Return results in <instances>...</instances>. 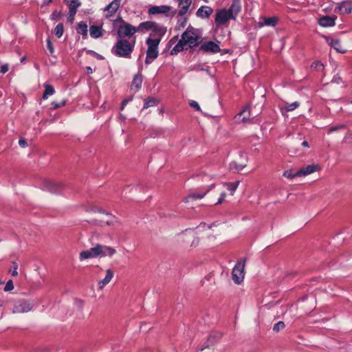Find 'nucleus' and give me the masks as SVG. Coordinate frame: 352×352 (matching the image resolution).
Returning a JSON list of instances; mask_svg holds the SVG:
<instances>
[{
  "instance_id": "f257e3e1",
  "label": "nucleus",
  "mask_w": 352,
  "mask_h": 352,
  "mask_svg": "<svg viewBox=\"0 0 352 352\" xmlns=\"http://www.w3.org/2000/svg\"><path fill=\"white\" fill-rule=\"evenodd\" d=\"M134 47L135 41L131 43L126 39L120 38L113 47L112 53L118 57L129 58L134 50Z\"/></svg>"
},
{
  "instance_id": "f03ea898",
  "label": "nucleus",
  "mask_w": 352,
  "mask_h": 352,
  "mask_svg": "<svg viewBox=\"0 0 352 352\" xmlns=\"http://www.w3.org/2000/svg\"><path fill=\"white\" fill-rule=\"evenodd\" d=\"M160 38H155L148 37L146 40V44L148 46L146 50V56L145 59V63L148 65L152 63L153 60L157 58L158 56V46L160 43Z\"/></svg>"
},
{
  "instance_id": "7ed1b4c3",
  "label": "nucleus",
  "mask_w": 352,
  "mask_h": 352,
  "mask_svg": "<svg viewBox=\"0 0 352 352\" xmlns=\"http://www.w3.org/2000/svg\"><path fill=\"white\" fill-rule=\"evenodd\" d=\"M181 39L190 49H193L199 45V36L197 34V30L190 25L183 32Z\"/></svg>"
},
{
  "instance_id": "20e7f679",
  "label": "nucleus",
  "mask_w": 352,
  "mask_h": 352,
  "mask_svg": "<svg viewBox=\"0 0 352 352\" xmlns=\"http://www.w3.org/2000/svg\"><path fill=\"white\" fill-rule=\"evenodd\" d=\"M34 304L25 299H17L13 301L12 313L14 314L29 312L33 308Z\"/></svg>"
},
{
  "instance_id": "39448f33",
  "label": "nucleus",
  "mask_w": 352,
  "mask_h": 352,
  "mask_svg": "<svg viewBox=\"0 0 352 352\" xmlns=\"http://www.w3.org/2000/svg\"><path fill=\"white\" fill-rule=\"evenodd\" d=\"M230 19H233L232 14L229 13L227 9L222 8L217 10L214 19L216 27L226 25Z\"/></svg>"
},
{
  "instance_id": "423d86ee",
  "label": "nucleus",
  "mask_w": 352,
  "mask_h": 352,
  "mask_svg": "<svg viewBox=\"0 0 352 352\" xmlns=\"http://www.w3.org/2000/svg\"><path fill=\"white\" fill-rule=\"evenodd\" d=\"M137 32L136 27L122 21V24L118 29V36L121 39L124 37H131Z\"/></svg>"
},
{
  "instance_id": "0eeeda50",
  "label": "nucleus",
  "mask_w": 352,
  "mask_h": 352,
  "mask_svg": "<svg viewBox=\"0 0 352 352\" xmlns=\"http://www.w3.org/2000/svg\"><path fill=\"white\" fill-rule=\"evenodd\" d=\"M245 258L243 259V262H239L232 270V279L234 283L239 284L243 280L244 278V263Z\"/></svg>"
},
{
  "instance_id": "6e6552de",
  "label": "nucleus",
  "mask_w": 352,
  "mask_h": 352,
  "mask_svg": "<svg viewBox=\"0 0 352 352\" xmlns=\"http://www.w3.org/2000/svg\"><path fill=\"white\" fill-rule=\"evenodd\" d=\"M97 247L98 252V257L108 256L111 258L117 252L115 248L110 246L98 243Z\"/></svg>"
},
{
  "instance_id": "1a4fd4ad",
  "label": "nucleus",
  "mask_w": 352,
  "mask_h": 352,
  "mask_svg": "<svg viewBox=\"0 0 352 352\" xmlns=\"http://www.w3.org/2000/svg\"><path fill=\"white\" fill-rule=\"evenodd\" d=\"M199 50L206 52L216 54L220 52L221 49L219 45L214 41H210L204 43L199 47Z\"/></svg>"
},
{
  "instance_id": "9d476101",
  "label": "nucleus",
  "mask_w": 352,
  "mask_h": 352,
  "mask_svg": "<svg viewBox=\"0 0 352 352\" xmlns=\"http://www.w3.org/2000/svg\"><path fill=\"white\" fill-rule=\"evenodd\" d=\"M97 257H98L97 244L94 247L91 248L89 250L80 252L79 254V258L80 261Z\"/></svg>"
},
{
  "instance_id": "9b49d317",
  "label": "nucleus",
  "mask_w": 352,
  "mask_h": 352,
  "mask_svg": "<svg viewBox=\"0 0 352 352\" xmlns=\"http://www.w3.org/2000/svg\"><path fill=\"white\" fill-rule=\"evenodd\" d=\"M172 10V7L170 6L163 5V6H153L149 8L148 10V13L149 14H166Z\"/></svg>"
},
{
  "instance_id": "f8f14e48",
  "label": "nucleus",
  "mask_w": 352,
  "mask_h": 352,
  "mask_svg": "<svg viewBox=\"0 0 352 352\" xmlns=\"http://www.w3.org/2000/svg\"><path fill=\"white\" fill-rule=\"evenodd\" d=\"M151 31L152 33L150 34L149 37L155 38H160V40H162V38L166 32V28L161 26L158 25L156 22H154Z\"/></svg>"
},
{
  "instance_id": "ddd939ff",
  "label": "nucleus",
  "mask_w": 352,
  "mask_h": 352,
  "mask_svg": "<svg viewBox=\"0 0 352 352\" xmlns=\"http://www.w3.org/2000/svg\"><path fill=\"white\" fill-rule=\"evenodd\" d=\"M122 0H113L105 7L104 11L107 12V17L112 16L116 14L122 4Z\"/></svg>"
},
{
  "instance_id": "4468645a",
  "label": "nucleus",
  "mask_w": 352,
  "mask_h": 352,
  "mask_svg": "<svg viewBox=\"0 0 352 352\" xmlns=\"http://www.w3.org/2000/svg\"><path fill=\"white\" fill-rule=\"evenodd\" d=\"M325 39L327 43L337 52L342 54L346 52V49L343 47L339 39L330 37H325Z\"/></svg>"
},
{
  "instance_id": "2eb2a0df",
  "label": "nucleus",
  "mask_w": 352,
  "mask_h": 352,
  "mask_svg": "<svg viewBox=\"0 0 352 352\" xmlns=\"http://www.w3.org/2000/svg\"><path fill=\"white\" fill-rule=\"evenodd\" d=\"M320 167L318 164H309L306 166L302 167L297 171V175L301 176H307L317 170H319Z\"/></svg>"
},
{
  "instance_id": "dca6fc26",
  "label": "nucleus",
  "mask_w": 352,
  "mask_h": 352,
  "mask_svg": "<svg viewBox=\"0 0 352 352\" xmlns=\"http://www.w3.org/2000/svg\"><path fill=\"white\" fill-rule=\"evenodd\" d=\"M335 10L341 14H349L352 10V3L351 1H344L338 3Z\"/></svg>"
},
{
  "instance_id": "f3484780",
  "label": "nucleus",
  "mask_w": 352,
  "mask_h": 352,
  "mask_svg": "<svg viewBox=\"0 0 352 352\" xmlns=\"http://www.w3.org/2000/svg\"><path fill=\"white\" fill-rule=\"evenodd\" d=\"M213 9L208 6H203L200 7L197 12L196 15L201 19H208L212 14Z\"/></svg>"
},
{
  "instance_id": "a211bd4d",
  "label": "nucleus",
  "mask_w": 352,
  "mask_h": 352,
  "mask_svg": "<svg viewBox=\"0 0 352 352\" xmlns=\"http://www.w3.org/2000/svg\"><path fill=\"white\" fill-rule=\"evenodd\" d=\"M336 19V16H323L320 18L318 23L322 27H331L335 25Z\"/></svg>"
},
{
  "instance_id": "6ab92c4d",
  "label": "nucleus",
  "mask_w": 352,
  "mask_h": 352,
  "mask_svg": "<svg viewBox=\"0 0 352 352\" xmlns=\"http://www.w3.org/2000/svg\"><path fill=\"white\" fill-rule=\"evenodd\" d=\"M250 110L248 107H245L234 116V121L237 123L244 122L250 118Z\"/></svg>"
},
{
  "instance_id": "aec40b11",
  "label": "nucleus",
  "mask_w": 352,
  "mask_h": 352,
  "mask_svg": "<svg viewBox=\"0 0 352 352\" xmlns=\"http://www.w3.org/2000/svg\"><path fill=\"white\" fill-rule=\"evenodd\" d=\"M113 276H114L113 272L111 270L108 269L106 271L105 277L102 280H100L98 281V288L100 289H102L105 285H107V284H109L111 282Z\"/></svg>"
},
{
  "instance_id": "412c9836",
  "label": "nucleus",
  "mask_w": 352,
  "mask_h": 352,
  "mask_svg": "<svg viewBox=\"0 0 352 352\" xmlns=\"http://www.w3.org/2000/svg\"><path fill=\"white\" fill-rule=\"evenodd\" d=\"M66 5L69 8L70 15L72 16L76 14L78 8L81 6V2L80 0H72L69 1L66 0Z\"/></svg>"
},
{
  "instance_id": "4be33fe9",
  "label": "nucleus",
  "mask_w": 352,
  "mask_h": 352,
  "mask_svg": "<svg viewBox=\"0 0 352 352\" xmlns=\"http://www.w3.org/2000/svg\"><path fill=\"white\" fill-rule=\"evenodd\" d=\"M46 188L52 193H57L62 188V185L56 182L47 181L45 182Z\"/></svg>"
},
{
  "instance_id": "5701e85b",
  "label": "nucleus",
  "mask_w": 352,
  "mask_h": 352,
  "mask_svg": "<svg viewBox=\"0 0 352 352\" xmlns=\"http://www.w3.org/2000/svg\"><path fill=\"white\" fill-rule=\"evenodd\" d=\"M142 81H143V79H142V75L140 73L135 74L133 77V81H132V83L131 85V89H135V91L140 90L142 87Z\"/></svg>"
},
{
  "instance_id": "b1692460",
  "label": "nucleus",
  "mask_w": 352,
  "mask_h": 352,
  "mask_svg": "<svg viewBox=\"0 0 352 352\" xmlns=\"http://www.w3.org/2000/svg\"><path fill=\"white\" fill-rule=\"evenodd\" d=\"M227 11L229 12V13H231L232 14L233 19H236V15L239 14V12L241 11V6L239 4V0H234L230 8L227 10Z\"/></svg>"
},
{
  "instance_id": "393cba45",
  "label": "nucleus",
  "mask_w": 352,
  "mask_h": 352,
  "mask_svg": "<svg viewBox=\"0 0 352 352\" xmlns=\"http://www.w3.org/2000/svg\"><path fill=\"white\" fill-rule=\"evenodd\" d=\"M90 36L92 38H97L102 36V28L99 25H91L89 28Z\"/></svg>"
},
{
  "instance_id": "a878e982",
  "label": "nucleus",
  "mask_w": 352,
  "mask_h": 352,
  "mask_svg": "<svg viewBox=\"0 0 352 352\" xmlns=\"http://www.w3.org/2000/svg\"><path fill=\"white\" fill-rule=\"evenodd\" d=\"M153 23L154 21H150L140 23L139 25L136 27L137 32H144L148 30H151Z\"/></svg>"
},
{
  "instance_id": "bb28decb",
  "label": "nucleus",
  "mask_w": 352,
  "mask_h": 352,
  "mask_svg": "<svg viewBox=\"0 0 352 352\" xmlns=\"http://www.w3.org/2000/svg\"><path fill=\"white\" fill-rule=\"evenodd\" d=\"M213 187H214V184L210 185V188L206 192H204L203 194H201V193H192V194H190L188 197H186L184 199V201L186 203H188V202H190L191 201H193V200H195V199H201V198H203L205 196L206 192H208Z\"/></svg>"
},
{
  "instance_id": "cd10ccee",
  "label": "nucleus",
  "mask_w": 352,
  "mask_h": 352,
  "mask_svg": "<svg viewBox=\"0 0 352 352\" xmlns=\"http://www.w3.org/2000/svg\"><path fill=\"white\" fill-rule=\"evenodd\" d=\"M186 45L184 43L182 39H180L176 45L171 50L170 54L175 55L177 53L182 52L185 49L187 50V47H185Z\"/></svg>"
},
{
  "instance_id": "c85d7f7f",
  "label": "nucleus",
  "mask_w": 352,
  "mask_h": 352,
  "mask_svg": "<svg viewBox=\"0 0 352 352\" xmlns=\"http://www.w3.org/2000/svg\"><path fill=\"white\" fill-rule=\"evenodd\" d=\"M76 30L78 34H82L83 38H87V25L84 21H80L78 23L77 25Z\"/></svg>"
},
{
  "instance_id": "c756f323",
  "label": "nucleus",
  "mask_w": 352,
  "mask_h": 352,
  "mask_svg": "<svg viewBox=\"0 0 352 352\" xmlns=\"http://www.w3.org/2000/svg\"><path fill=\"white\" fill-rule=\"evenodd\" d=\"M44 87L45 91L43 94V99L46 100L49 96H52L54 94L55 90L54 88L50 85L45 84L44 85Z\"/></svg>"
},
{
  "instance_id": "7c9ffc66",
  "label": "nucleus",
  "mask_w": 352,
  "mask_h": 352,
  "mask_svg": "<svg viewBox=\"0 0 352 352\" xmlns=\"http://www.w3.org/2000/svg\"><path fill=\"white\" fill-rule=\"evenodd\" d=\"M158 100L155 98H148L146 100H145L144 107L142 111L144 109H147L148 107H155L157 104Z\"/></svg>"
},
{
  "instance_id": "2f4dec72",
  "label": "nucleus",
  "mask_w": 352,
  "mask_h": 352,
  "mask_svg": "<svg viewBox=\"0 0 352 352\" xmlns=\"http://www.w3.org/2000/svg\"><path fill=\"white\" fill-rule=\"evenodd\" d=\"M188 19L187 17L180 16L177 19V25L175 26V29L177 30H179L182 28H185L187 24Z\"/></svg>"
},
{
  "instance_id": "473e14b6",
  "label": "nucleus",
  "mask_w": 352,
  "mask_h": 352,
  "mask_svg": "<svg viewBox=\"0 0 352 352\" xmlns=\"http://www.w3.org/2000/svg\"><path fill=\"white\" fill-rule=\"evenodd\" d=\"M54 32L58 38H60L63 36V32H64L63 24V23L57 24L54 28Z\"/></svg>"
},
{
  "instance_id": "72a5a7b5",
  "label": "nucleus",
  "mask_w": 352,
  "mask_h": 352,
  "mask_svg": "<svg viewBox=\"0 0 352 352\" xmlns=\"http://www.w3.org/2000/svg\"><path fill=\"white\" fill-rule=\"evenodd\" d=\"M277 23V19L276 17H267L264 19V25L267 26L274 27Z\"/></svg>"
},
{
  "instance_id": "f704fd0d",
  "label": "nucleus",
  "mask_w": 352,
  "mask_h": 352,
  "mask_svg": "<svg viewBox=\"0 0 352 352\" xmlns=\"http://www.w3.org/2000/svg\"><path fill=\"white\" fill-rule=\"evenodd\" d=\"M245 166H246L245 164H239L236 162H233L230 164V168L231 170H236V171L239 172V171L243 170Z\"/></svg>"
},
{
  "instance_id": "c9c22d12",
  "label": "nucleus",
  "mask_w": 352,
  "mask_h": 352,
  "mask_svg": "<svg viewBox=\"0 0 352 352\" xmlns=\"http://www.w3.org/2000/svg\"><path fill=\"white\" fill-rule=\"evenodd\" d=\"M239 184V181L235 182L227 183L226 184L227 189L228 190H230L231 192H234L236 190V188H238Z\"/></svg>"
},
{
  "instance_id": "e433bc0d",
  "label": "nucleus",
  "mask_w": 352,
  "mask_h": 352,
  "mask_svg": "<svg viewBox=\"0 0 352 352\" xmlns=\"http://www.w3.org/2000/svg\"><path fill=\"white\" fill-rule=\"evenodd\" d=\"M285 177L288 179H293L296 177H300V175H297V171L296 173H292L291 170H287L284 171L283 175Z\"/></svg>"
},
{
  "instance_id": "4c0bfd02",
  "label": "nucleus",
  "mask_w": 352,
  "mask_h": 352,
  "mask_svg": "<svg viewBox=\"0 0 352 352\" xmlns=\"http://www.w3.org/2000/svg\"><path fill=\"white\" fill-rule=\"evenodd\" d=\"M299 105L300 104L298 102H294L291 104H287V105L285 107V109L287 111H292L298 108Z\"/></svg>"
},
{
  "instance_id": "58836bf2",
  "label": "nucleus",
  "mask_w": 352,
  "mask_h": 352,
  "mask_svg": "<svg viewBox=\"0 0 352 352\" xmlns=\"http://www.w3.org/2000/svg\"><path fill=\"white\" fill-rule=\"evenodd\" d=\"M285 323L282 321H279L277 323H276L274 325V327H273V330L274 331H279L280 329H283L285 328Z\"/></svg>"
},
{
  "instance_id": "ea45409f",
  "label": "nucleus",
  "mask_w": 352,
  "mask_h": 352,
  "mask_svg": "<svg viewBox=\"0 0 352 352\" xmlns=\"http://www.w3.org/2000/svg\"><path fill=\"white\" fill-rule=\"evenodd\" d=\"M65 103H66V102H65V100H61V101H60V102H53L52 103V109H58V108H60V107H64V106L65 105Z\"/></svg>"
},
{
  "instance_id": "a19ab883",
  "label": "nucleus",
  "mask_w": 352,
  "mask_h": 352,
  "mask_svg": "<svg viewBox=\"0 0 352 352\" xmlns=\"http://www.w3.org/2000/svg\"><path fill=\"white\" fill-rule=\"evenodd\" d=\"M14 289V284L12 280H9L5 287H4V291L5 292H10L12 291Z\"/></svg>"
},
{
  "instance_id": "79ce46f5",
  "label": "nucleus",
  "mask_w": 352,
  "mask_h": 352,
  "mask_svg": "<svg viewBox=\"0 0 352 352\" xmlns=\"http://www.w3.org/2000/svg\"><path fill=\"white\" fill-rule=\"evenodd\" d=\"M47 50H49V52H50V53L51 54H54V46H53V43H52L50 39H47Z\"/></svg>"
},
{
  "instance_id": "37998d69",
  "label": "nucleus",
  "mask_w": 352,
  "mask_h": 352,
  "mask_svg": "<svg viewBox=\"0 0 352 352\" xmlns=\"http://www.w3.org/2000/svg\"><path fill=\"white\" fill-rule=\"evenodd\" d=\"M190 106L192 108H194L195 109H196L197 111H199L200 110V107L198 104L197 102L195 101V100H192L190 102Z\"/></svg>"
},
{
  "instance_id": "c03bdc74",
  "label": "nucleus",
  "mask_w": 352,
  "mask_h": 352,
  "mask_svg": "<svg viewBox=\"0 0 352 352\" xmlns=\"http://www.w3.org/2000/svg\"><path fill=\"white\" fill-rule=\"evenodd\" d=\"M226 197V192L221 193L220 197L218 199L217 202L215 203V205L221 204L223 201V200H224Z\"/></svg>"
},
{
  "instance_id": "a18cd8bd",
  "label": "nucleus",
  "mask_w": 352,
  "mask_h": 352,
  "mask_svg": "<svg viewBox=\"0 0 352 352\" xmlns=\"http://www.w3.org/2000/svg\"><path fill=\"white\" fill-rule=\"evenodd\" d=\"M89 211L90 212H102V210L99 208H98L97 206H91L89 209Z\"/></svg>"
},
{
  "instance_id": "49530a36",
  "label": "nucleus",
  "mask_w": 352,
  "mask_h": 352,
  "mask_svg": "<svg viewBox=\"0 0 352 352\" xmlns=\"http://www.w3.org/2000/svg\"><path fill=\"white\" fill-rule=\"evenodd\" d=\"M345 128H346L345 125L341 124V125H338V126H334V127H331L330 129V131H338L339 129H345Z\"/></svg>"
},
{
  "instance_id": "de8ad7c7",
  "label": "nucleus",
  "mask_w": 352,
  "mask_h": 352,
  "mask_svg": "<svg viewBox=\"0 0 352 352\" xmlns=\"http://www.w3.org/2000/svg\"><path fill=\"white\" fill-rule=\"evenodd\" d=\"M19 144L23 148H25L28 146V143L25 139H20L19 140Z\"/></svg>"
},
{
  "instance_id": "09e8293b",
  "label": "nucleus",
  "mask_w": 352,
  "mask_h": 352,
  "mask_svg": "<svg viewBox=\"0 0 352 352\" xmlns=\"http://www.w3.org/2000/svg\"><path fill=\"white\" fill-rule=\"evenodd\" d=\"M13 264H14V270L12 272V276H16L18 275V272H17L18 265L16 263H13Z\"/></svg>"
},
{
  "instance_id": "8fccbe9b",
  "label": "nucleus",
  "mask_w": 352,
  "mask_h": 352,
  "mask_svg": "<svg viewBox=\"0 0 352 352\" xmlns=\"http://www.w3.org/2000/svg\"><path fill=\"white\" fill-rule=\"evenodd\" d=\"M8 71V65L6 64L1 67V72L6 74Z\"/></svg>"
},
{
  "instance_id": "3c124183",
  "label": "nucleus",
  "mask_w": 352,
  "mask_h": 352,
  "mask_svg": "<svg viewBox=\"0 0 352 352\" xmlns=\"http://www.w3.org/2000/svg\"><path fill=\"white\" fill-rule=\"evenodd\" d=\"M311 67L315 68H317L318 67L323 68V65L319 62H314L312 63Z\"/></svg>"
},
{
  "instance_id": "603ef678",
  "label": "nucleus",
  "mask_w": 352,
  "mask_h": 352,
  "mask_svg": "<svg viewBox=\"0 0 352 352\" xmlns=\"http://www.w3.org/2000/svg\"><path fill=\"white\" fill-rule=\"evenodd\" d=\"M129 99H124L122 102V106H121V110H123L124 108V106L129 102Z\"/></svg>"
},
{
  "instance_id": "864d4df0",
  "label": "nucleus",
  "mask_w": 352,
  "mask_h": 352,
  "mask_svg": "<svg viewBox=\"0 0 352 352\" xmlns=\"http://www.w3.org/2000/svg\"><path fill=\"white\" fill-rule=\"evenodd\" d=\"M69 16H68V19L70 21H72L74 19V16L76 14H73L72 16L70 15V12H69Z\"/></svg>"
},
{
  "instance_id": "5fc2aeb1",
  "label": "nucleus",
  "mask_w": 352,
  "mask_h": 352,
  "mask_svg": "<svg viewBox=\"0 0 352 352\" xmlns=\"http://www.w3.org/2000/svg\"><path fill=\"white\" fill-rule=\"evenodd\" d=\"M302 146H305V147H309V144L307 141H304L302 142Z\"/></svg>"
},
{
  "instance_id": "6e6d98bb",
  "label": "nucleus",
  "mask_w": 352,
  "mask_h": 352,
  "mask_svg": "<svg viewBox=\"0 0 352 352\" xmlns=\"http://www.w3.org/2000/svg\"><path fill=\"white\" fill-rule=\"evenodd\" d=\"M87 73H88V74H91V73H92V72H93V71H92V69H91V67H87Z\"/></svg>"
},
{
  "instance_id": "4d7b16f0",
  "label": "nucleus",
  "mask_w": 352,
  "mask_h": 352,
  "mask_svg": "<svg viewBox=\"0 0 352 352\" xmlns=\"http://www.w3.org/2000/svg\"><path fill=\"white\" fill-rule=\"evenodd\" d=\"M52 0H47V1L45 3V5H48L49 3H52Z\"/></svg>"
},
{
  "instance_id": "13d9d810",
  "label": "nucleus",
  "mask_w": 352,
  "mask_h": 352,
  "mask_svg": "<svg viewBox=\"0 0 352 352\" xmlns=\"http://www.w3.org/2000/svg\"><path fill=\"white\" fill-rule=\"evenodd\" d=\"M176 12H177V10H175L174 11H173V12H172V16H174V15L176 14Z\"/></svg>"
},
{
  "instance_id": "bf43d9fd",
  "label": "nucleus",
  "mask_w": 352,
  "mask_h": 352,
  "mask_svg": "<svg viewBox=\"0 0 352 352\" xmlns=\"http://www.w3.org/2000/svg\"><path fill=\"white\" fill-rule=\"evenodd\" d=\"M52 15L53 17L56 16V12H54Z\"/></svg>"
},
{
  "instance_id": "052dcab7",
  "label": "nucleus",
  "mask_w": 352,
  "mask_h": 352,
  "mask_svg": "<svg viewBox=\"0 0 352 352\" xmlns=\"http://www.w3.org/2000/svg\"><path fill=\"white\" fill-rule=\"evenodd\" d=\"M118 21H121V23H122V21H124V20L121 17H119Z\"/></svg>"
},
{
  "instance_id": "680f3d73",
  "label": "nucleus",
  "mask_w": 352,
  "mask_h": 352,
  "mask_svg": "<svg viewBox=\"0 0 352 352\" xmlns=\"http://www.w3.org/2000/svg\"><path fill=\"white\" fill-rule=\"evenodd\" d=\"M25 60V57H22L21 58V62H23Z\"/></svg>"
},
{
  "instance_id": "e2e57ef3",
  "label": "nucleus",
  "mask_w": 352,
  "mask_h": 352,
  "mask_svg": "<svg viewBox=\"0 0 352 352\" xmlns=\"http://www.w3.org/2000/svg\"><path fill=\"white\" fill-rule=\"evenodd\" d=\"M106 223H107V224L109 225V224L111 223V221H107V222H106Z\"/></svg>"
},
{
  "instance_id": "0e129e2a",
  "label": "nucleus",
  "mask_w": 352,
  "mask_h": 352,
  "mask_svg": "<svg viewBox=\"0 0 352 352\" xmlns=\"http://www.w3.org/2000/svg\"><path fill=\"white\" fill-rule=\"evenodd\" d=\"M204 1H206V2L207 1V0H204Z\"/></svg>"
},
{
  "instance_id": "69168bd1",
  "label": "nucleus",
  "mask_w": 352,
  "mask_h": 352,
  "mask_svg": "<svg viewBox=\"0 0 352 352\" xmlns=\"http://www.w3.org/2000/svg\"><path fill=\"white\" fill-rule=\"evenodd\" d=\"M351 103H352V100H351Z\"/></svg>"
}]
</instances>
